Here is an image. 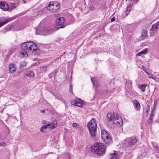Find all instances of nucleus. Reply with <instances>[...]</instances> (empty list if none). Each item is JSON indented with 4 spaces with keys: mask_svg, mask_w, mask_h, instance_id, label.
<instances>
[{
    "mask_svg": "<svg viewBox=\"0 0 159 159\" xmlns=\"http://www.w3.org/2000/svg\"><path fill=\"white\" fill-rule=\"evenodd\" d=\"M118 115L115 113L111 114V113H108L107 115V120L108 122V125L111 123V122H113L114 120L116 119V116Z\"/></svg>",
    "mask_w": 159,
    "mask_h": 159,
    "instance_id": "obj_9",
    "label": "nucleus"
},
{
    "mask_svg": "<svg viewBox=\"0 0 159 159\" xmlns=\"http://www.w3.org/2000/svg\"><path fill=\"white\" fill-rule=\"evenodd\" d=\"M72 86L71 85H70V88H69V90L70 91H71L72 90Z\"/></svg>",
    "mask_w": 159,
    "mask_h": 159,
    "instance_id": "obj_37",
    "label": "nucleus"
},
{
    "mask_svg": "<svg viewBox=\"0 0 159 159\" xmlns=\"http://www.w3.org/2000/svg\"><path fill=\"white\" fill-rule=\"evenodd\" d=\"M26 75L29 77H33L34 76V72L32 71H28L26 72Z\"/></svg>",
    "mask_w": 159,
    "mask_h": 159,
    "instance_id": "obj_17",
    "label": "nucleus"
},
{
    "mask_svg": "<svg viewBox=\"0 0 159 159\" xmlns=\"http://www.w3.org/2000/svg\"><path fill=\"white\" fill-rule=\"evenodd\" d=\"M13 27L11 25H8L7 27L5 28L7 31H10L13 29Z\"/></svg>",
    "mask_w": 159,
    "mask_h": 159,
    "instance_id": "obj_25",
    "label": "nucleus"
},
{
    "mask_svg": "<svg viewBox=\"0 0 159 159\" xmlns=\"http://www.w3.org/2000/svg\"><path fill=\"white\" fill-rule=\"evenodd\" d=\"M106 91L108 94H109L111 92V91L109 89H106Z\"/></svg>",
    "mask_w": 159,
    "mask_h": 159,
    "instance_id": "obj_32",
    "label": "nucleus"
},
{
    "mask_svg": "<svg viewBox=\"0 0 159 159\" xmlns=\"http://www.w3.org/2000/svg\"><path fill=\"white\" fill-rule=\"evenodd\" d=\"M48 67L49 66H42L41 67H40L41 72L43 73H45Z\"/></svg>",
    "mask_w": 159,
    "mask_h": 159,
    "instance_id": "obj_14",
    "label": "nucleus"
},
{
    "mask_svg": "<svg viewBox=\"0 0 159 159\" xmlns=\"http://www.w3.org/2000/svg\"><path fill=\"white\" fill-rule=\"evenodd\" d=\"M50 75V74H49V77H51V75Z\"/></svg>",
    "mask_w": 159,
    "mask_h": 159,
    "instance_id": "obj_49",
    "label": "nucleus"
},
{
    "mask_svg": "<svg viewBox=\"0 0 159 159\" xmlns=\"http://www.w3.org/2000/svg\"><path fill=\"white\" fill-rule=\"evenodd\" d=\"M54 16L55 17H57L59 16V14H54Z\"/></svg>",
    "mask_w": 159,
    "mask_h": 159,
    "instance_id": "obj_40",
    "label": "nucleus"
},
{
    "mask_svg": "<svg viewBox=\"0 0 159 159\" xmlns=\"http://www.w3.org/2000/svg\"><path fill=\"white\" fill-rule=\"evenodd\" d=\"M159 25V22L158 21L157 23H155V24H153L152 26V28L150 29V31H151V33L152 32L153 33H154L155 31L156 30H157L158 27V25Z\"/></svg>",
    "mask_w": 159,
    "mask_h": 159,
    "instance_id": "obj_12",
    "label": "nucleus"
},
{
    "mask_svg": "<svg viewBox=\"0 0 159 159\" xmlns=\"http://www.w3.org/2000/svg\"><path fill=\"white\" fill-rule=\"evenodd\" d=\"M140 68L141 69H143L144 71L147 70L146 69L145 67L143 66H141V67H140Z\"/></svg>",
    "mask_w": 159,
    "mask_h": 159,
    "instance_id": "obj_31",
    "label": "nucleus"
},
{
    "mask_svg": "<svg viewBox=\"0 0 159 159\" xmlns=\"http://www.w3.org/2000/svg\"><path fill=\"white\" fill-rule=\"evenodd\" d=\"M134 103L136 106V107L139 108L140 107V105L136 99H135L134 101Z\"/></svg>",
    "mask_w": 159,
    "mask_h": 159,
    "instance_id": "obj_22",
    "label": "nucleus"
},
{
    "mask_svg": "<svg viewBox=\"0 0 159 159\" xmlns=\"http://www.w3.org/2000/svg\"><path fill=\"white\" fill-rule=\"evenodd\" d=\"M43 11H44L42 9V10H41L40 11H39V14H42V13H43Z\"/></svg>",
    "mask_w": 159,
    "mask_h": 159,
    "instance_id": "obj_35",
    "label": "nucleus"
},
{
    "mask_svg": "<svg viewBox=\"0 0 159 159\" xmlns=\"http://www.w3.org/2000/svg\"><path fill=\"white\" fill-rule=\"evenodd\" d=\"M27 63L25 61H22L20 62V68L22 69L24 68L26 66Z\"/></svg>",
    "mask_w": 159,
    "mask_h": 159,
    "instance_id": "obj_19",
    "label": "nucleus"
},
{
    "mask_svg": "<svg viewBox=\"0 0 159 159\" xmlns=\"http://www.w3.org/2000/svg\"><path fill=\"white\" fill-rule=\"evenodd\" d=\"M49 126V125H45L43 126L42 127L43 129H46L48 128V126Z\"/></svg>",
    "mask_w": 159,
    "mask_h": 159,
    "instance_id": "obj_34",
    "label": "nucleus"
},
{
    "mask_svg": "<svg viewBox=\"0 0 159 159\" xmlns=\"http://www.w3.org/2000/svg\"><path fill=\"white\" fill-rule=\"evenodd\" d=\"M113 156L112 157L111 159H118L116 157L114 156V155L113 154H112Z\"/></svg>",
    "mask_w": 159,
    "mask_h": 159,
    "instance_id": "obj_33",
    "label": "nucleus"
},
{
    "mask_svg": "<svg viewBox=\"0 0 159 159\" xmlns=\"http://www.w3.org/2000/svg\"><path fill=\"white\" fill-rule=\"evenodd\" d=\"M153 115L152 113L150 116V118H149V119H150L151 120H152V118H153Z\"/></svg>",
    "mask_w": 159,
    "mask_h": 159,
    "instance_id": "obj_38",
    "label": "nucleus"
},
{
    "mask_svg": "<svg viewBox=\"0 0 159 159\" xmlns=\"http://www.w3.org/2000/svg\"><path fill=\"white\" fill-rule=\"evenodd\" d=\"M131 7L132 6L130 5L127 6L125 11L126 16L128 15L129 12H130Z\"/></svg>",
    "mask_w": 159,
    "mask_h": 159,
    "instance_id": "obj_16",
    "label": "nucleus"
},
{
    "mask_svg": "<svg viewBox=\"0 0 159 159\" xmlns=\"http://www.w3.org/2000/svg\"><path fill=\"white\" fill-rule=\"evenodd\" d=\"M72 126L73 127L75 128L76 129H79L80 128V126L78 124L74 123L72 124Z\"/></svg>",
    "mask_w": 159,
    "mask_h": 159,
    "instance_id": "obj_24",
    "label": "nucleus"
},
{
    "mask_svg": "<svg viewBox=\"0 0 159 159\" xmlns=\"http://www.w3.org/2000/svg\"><path fill=\"white\" fill-rule=\"evenodd\" d=\"M87 127L91 136L95 137L97 133V124L94 118H92L88 123Z\"/></svg>",
    "mask_w": 159,
    "mask_h": 159,
    "instance_id": "obj_2",
    "label": "nucleus"
},
{
    "mask_svg": "<svg viewBox=\"0 0 159 159\" xmlns=\"http://www.w3.org/2000/svg\"><path fill=\"white\" fill-rule=\"evenodd\" d=\"M19 4L18 3H11V9H13L16 7V6H18Z\"/></svg>",
    "mask_w": 159,
    "mask_h": 159,
    "instance_id": "obj_21",
    "label": "nucleus"
},
{
    "mask_svg": "<svg viewBox=\"0 0 159 159\" xmlns=\"http://www.w3.org/2000/svg\"><path fill=\"white\" fill-rule=\"evenodd\" d=\"M9 21V20H6L2 22L1 20L0 19V27L7 23Z\"/></svg>",
    "mask_w": 159,
    "mask_h": 159,
    "instance_id": "obj_20",
    "label": "nucleus"
},
{
    "mask_svg": "<svg viewBox=\"0 0 159 159\" xmlns=\"http://www.w3.org/2000/svg\"><path fill=\"white\" fill-rule=\"evenodd\" d=\"M46 30H44L43 31H42L43 32H47V31H46Z\"/></svg>",
    "mask_w": 159,
    "mask_h": 159,
    "instance_id": "obj_45",
    "label": "nucleus"
},
{
    "mask_svg": "<svg viewBox=\"0 0 159 159\" xmlns=\"http://www.w3.org/2000/svg\"><path fill=\"white\" fill-rule=\"evenodd\" d=\"M70 102L72 105L80 107H82L85 104L84 101L79 98L71 100Z\"/></svg>",
    "mask_w": 159,
    "mask_h": 159,
    "instance_id": "obj_7",
    "label": "nucleus"
},
{
    "mask_svg": "<svg viewBox=\"0 0 159 159\" xmlns=\"http://www.w3.org/2000/svg\"><path fill=\"white\" fill-rule=\"evenodd\" d=\"M145 72V73H146V74H147V75H148L149 73V72H148L147 71V70H145L144 71Z\"/></svg>",
    "mask_w": 159,
    "mask_h": 159,
    "instance_id": "obj_43",
    "label": "nucleus"
},
{
    "mask_svg": "<svg viewBox=\"0 0 159 159\" xmlns=\"http://www.w3.org/2000/svg\"><path fill=\"white\" fill-rule=\"evenodd\" d=\"M102 138L103 141L106 143H108L111 140V138L109 134L105 130H102Z\"/></svg>",
    "mask_w": 159,
    "mask_h": 159,
    "instance_id": "obj_6",
    "label": "nucleus"
},
{
    "mask_svg": "<svg viewBox=\"0 0 159 159\" xmlns=\"http://www.w3.org/2000/svg\"><path fill=\"white\" fill-rule=\"evenodd\" d=\"M23 2H24V3H25V1H24H24H23Z\"/></svg>",
    "mask_w": 159,
    "mask_h": 159,
    "instance_id": "obj_48",
    "label": "nucleus"
},
{
    "mask_svg": "<svg viewBox=\"0 0 159 159\" xmlns=\"http://www.w3.org/2000/svg\"><path fill=\"white\" fill-rule=\"evenodd\" d=\"M57 123V120H54L52 122V125L53 126V128L56 127V124Z\"/></svg>",
    "mask_w": 159,
    "mask_h": 159,
    "instance_id": "obj_26",
    "label": "nucleus"
},
{
    "mask_svg": "<svg viewBox=\"0 0 159 159\" xmlns=\"http://www.w3.org/2000/svg\"><path fill=\"white\" fill-rule=\"evenodd\" d=\"M37 48L36 43L32 41L23 43L21 45V50L20 53L24 57H27L28 53H31L35 51Z\"/></svg>",
    "mask_w": 159,
    "mask_h": 159,
    "instance_id": "obj_1",
    "label": "nucleus"
},
{
    "mask_svg": "<svg viewBox=\"0 0 159 159\" xmlns=\"http://www.w3.org/2000/svg\"><path fill=\"white\" fill-rule=\"evenodd\" d=\"M60 7V5L57 2H50L47 7V9L53 12L57 11Z\"/></svg>",
    "mask_w": 159,
    "mask_h": 159,
    "instance_id": "obj_4",
    "label": "nucleus"
},
{
    "mask_svg": "<svg viewBox=\"0 0 159 159\" xmlns=\"http://www.w3.org/2000/svg\"><path fill=\"white\" fill-rule=\"evenodd\" d=\"M115 20H116L115 18L114 17H113V18H112L111 19V22H112V21H115Z\"/></svg>",
    "mask_w": 159,
    "mask_h": 159,
    "instance_id": "obj_39",
    "label": "nucleus"
},
{
    "mask_svg": "<svg viewBox=\"0 0 159 159\" xmlns=\"http://www.w3.org/2000/svg\"><path fill=\"white\" fill-rule=\"evenodd\" d=\"M41 113H44L45 112V111L44 110H41L40 111Z\"/></svg>",
    "mask_w": 159,
    "mask_h": 159,
    "instance_id": "obj_41",
    "label": "nucleus"
},
{
    "mask_svg": "<svg viewBox=\"0 0 159 159\" xmlns=\"http://www.w3.org/2000/svg\"><path fill=\"white\" fill-rule=\"evenodd\" d=\"M139 0H134V1L136 3Z\"/></svg>",
    "mask_w": 159,
    "mask_h": 159,
    "instance_id": "obj_44",
    "label": "nucleus"
},
{
    "mask_svg": "<svg viewBox=\"0 0 159 159\" xmlns=\"http://www.w3.org/2000/svg\"><path fill=\"white\" fill-rule=\"evenodd\" d=\"M148 50L147 49H143L142 51L138 52L136 55L137 56H141L142 54H145L147 53Z\"/></svg>",
    "mask_w": 159,
    "mask_h": 159,
    "instance_id": "obj_18",
    "label": "nucleus"
},
{
    "mask_svg": "<svg viewBox=\"0 0 159 159\" xmlns=\"http://www.w3.org/2000/svg\"><path fill=\"white\" fill-rule=\"evenodd\" d=\"M0 8L4 11H7L9 8L7 3L4 2H0Z\"/></svg>",
    "mask_w": 159,
    "mask_h": 159,
    "instance_id": "obj_11",
    "label": "nucleus"
},
{
    "mask_svg": "<svg viewBox=\"0 0 159 159\" xmlns=\"http://www.w3.org/2000/svg\"><path fill=\"white\" fill-rule=\"evenodd\" d=\"M91 151L98 155L101 156L105 153L106 149L101 143H96L91 147Z\"/></svg>",
    "mask_w": 159,
    "mask_h": 159,
    "instance_id": "obj_3",
    "label": "nucleus"
},
{
    "mask_svg": "<svg viewBox=\"0 0 159 159\" xmlns=\"http://www.w3.org/2000/svg\"><path fill=\"white\" fill-rule=\"evenodd\" d=\"M65 22V20L63 17H60L57 18L56 22L57 26V29L64 28L66 26Z\"/></svg>",
    "mask_w": 159,
    "mask_h": 159,
    "instance_id": "obj_8",
    "label": "nucleus"
},
{
    "mask_svg": "<svg viewBox=\"0 0 159 159\" xmlns=\"http://www.w3.org/2000/svg\"><path fill=\"white\" fill-rule=\"evenodd\" d=\"M45 122V121H44L43 120V121H42V123H44Z\"/></svg>",
    "mask_w": 159,
    "mask_h": 159,
    "instance_id": "obj_47",
    "label": "nucleus"
},
{
    "mask_svg": "<svg viewBox=\"0 0 159 159\" xmlns=\"http://www.w3.org/2000/svg\"><path fill=\"white\" fill-rule=\"evenodd\" d=\"M116 119L114 120L113 122H111V123L108 124V126L111 128H113L115 127L116 125L117 126H120L122 124V120L121 118L118 115L116 116Z\"/></svg>",
    "mask_w": 159,
    "mask_h": 159,
    "instance_id": "obj_5",
    "label": "nucleus"
},
{
    "mask_svg": "<svg viewBox=\"0 0 159 159\" xmlns=\"http://www.w3.org/2000/svg\"><path fill=\"white\" fill-rule=\"evenodd\" d=\"M147 85L146 84H139V87L141 89L142 91L144 92L145 91V88L146 87Z\"/></svg>",
    "mask_w": 159,
    "mask_h": 159,
    "instance_id": "obj_15",
    "label": "nucleus"
},
{
    "mask_svg": "<svg viewBox=\"0 0 159 159\" xmlns=\"http://www.w3.org/2000/svg\"><path fill=\"white\" fill-rule=\"evenodd\" d=\"M6 145V143L4 142H2L0 143V146L4 147Z\"/></svg>",
    "mask_w": 159,
    "mask_h": 159,
    "instance_id": "obj_27",
    "label": "nucleus"
},
{
    "mask_svg": "<svg viewBox=\"0 0 159 159\" xmlns=\"http://www.w3.org/2000/svg\"><path fill=\"white\" fill-rule=\"evenodd\" d=\"M43 129L42 128V127H41V128L40 129V130L41 131V132H43Z\"/></svg>",
    "mask_w": 159,
    "mask_h": 159,
    "instance_id": "obj_42",
    "label": "nucleus"
},
{
    "mask_svg": "<svg viewBox=\"0 0 159 159\" xmlns=\"http://www.w3.org/2000/svg\"><path fill=\"white\" fill-rule=\"evenodd\" d=\"M147 75L148 76V77L150 78H152V75L150 73H149L148 75Z\"/></svg>",
    "mask_w": 159,
    "mask_h": 159,
    "instance_id": "obj_30",
    "label": "nucleus"
},
{
    "mask_svg": "<svg viewBox=\"0 0 159 159\" xmlns=\"http://www.w3.org/2000/svg\"><path fill=\"white\" fill-rule=\"evenodd\" d=\"M49 125V126H48V128H52V129L54 128H53V126H52L51 124H49L48 125Z\"/></svg>",
    "mask_w": 159,
    "mask_h": 159,
    "instance_id": "obj_29",
    "label": "nucleus"
},
{
    "mask_svg": "<svg viewBox=\"0 0 159 159\" xmlns=\"http://www.w3.org/2000/svg\"><path fill=\"white\" fill-rule=\"evenodd\" d=\"M149 110H148L146 111V113H148L149 112Z\"/></svg>",
    "mask_w": 159,
    "mask_h": 159,
    "instance_id": "obj_46",
    "label": "nucleus"
},
{
    "mask_svg": "<svg viewBox=\"0 0 159 159\" xmlns=\"http://www.w3.org/2000/svg\"><path fill=\"white\" fill-rule=\"evenodd\" d=\"M16 70V68L15 67L14 64H11L10 65L9 71L11 73H13Z\"/></svg>",
    "mask_w": 159,
    "mask_h": 159,
    "instance_id": "obj_13",
    "label": "nucleus"
},
{
    "mask_svg": "<svg viewBox=\"0 0 159 159\" xmlns=\"http://www.w3.org/2000/svg\"><path fill=\"white\" fill-rule=\"evenodd\" d=\"M147 36V33L145 32H144L140 36V39H144L146 38Z\"/></svg>",
    "mask_w": 159,
    "mask_h": 159,
    "instance_id": "obj_23",
    "label": "nucleus"
},
{
    "mask_svg": "<svg viewBox=\"0 0 159 159\" xmlns=\"http://www.w3.org/2000/svg\"><path fill=\"white\" fill-rule=\"evenodd\" d=\"M51 75H52L53 76H55L56 75V71H54L52 73L50 74Z\"/></svg>",
    "mask_w": 159,
    "mask_h": 159,
    "instance_id": "obj_28",
    "label": "nucleus"
},
{
    "mask_svg": "<svg viewBox=\"0 0 159 159\" xmlns=\"http://www.w3.org/2000/svg\"><path fill=\"white\" fill-rule=\"evenodd\" d=\"M156 148H154L155 149V150H157V153H158V149H159V148H158L157 147V146L156 147Z\"/></svg>",
    "mask_w": 159,
    "mask_h": 159,
    "instance_id": "obj_36",
    "label": "nucleus"
},
{
    "mask_svg": "<svg viewBox=\"0 0 159 159\" xmlns=\"http://www.w3.org/2000/svg\"><path fill=\"white\" fill-rule=\"evenodd\" d=\"M138 141V139L135 137H132L128 139V144L129 146L135 145Z\"/></svg>",
    "mask_w": 159,
    "mask_h": 159,
    "instance_id": "obj_10",
    "label": "nucleus"
}]
</instances>
